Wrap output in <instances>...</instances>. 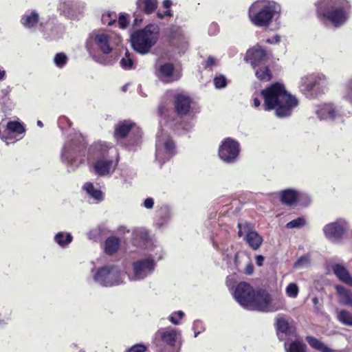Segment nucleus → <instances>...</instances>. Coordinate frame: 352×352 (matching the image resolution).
I'll list each match as a JSON object with an SVG mask.
<instances>
[{"label":"nucleus","instance_id":"obj_1","mask_svg":"<svg viewBox=\"0 0 352 352\" xmlns=\"http://www.w3.org/2000/svg\"><path fill=\"white\" fill-rule=\"evenodd\" d=\"M261 95L264 100V110H274L275 116L279 118L291 116L294 109L299 104L298 98L289 93L280 82L272 84L261 91Z\"/></svg>","mask_w":352,"mask_h":352},{"label":"nucleus","instance_id":"obj_2","mask_svg":"<svg viewBox=\"0 0 352 352\" xmlns=\"http://www.w3.org/2000/svg\"><path fill=\"white\" fill-rule=\"evenodd\" d=\"M350 0H318L316 14L320 21L340 28L349 20L351 12Z\"/></svg>","mask_w":352,"mask_h":352},{"label":"nucleus","instance_id":"obj_3","mask_svg":"<svg viewBox=\"0 0 352 352\" xmlns=\"http://www.w3.org/2000/svg\"><path fill=\"white\" fill-rule=\"evenodd\" d=\"M280 14V6L274 1L258 0L249 8L248 16L252 24L259 28L270 26Z\"/></svg>","mask_w":352,"mask_h":352},{"label":"nucleus","instance_id":"obj_4","mask_svg":"<svg viewBox=\"0 0 352 352\" xmlns=\"http://www.w3.org/2000/svg\"><path fill=\"white\" fill-rule=\"evenodd\" d=\"M151 252H145V256L131 263V271L126 276L131 281H141L151 276L155 272L157 263L163 258L162 247H154Z\"/></svg>","mask_w":352,"mask_h":352},{"label":"nucleus","instance_id":"obj_5","mask_svg":"<svg viewBox=\"0 0 352 352\" xmlns=\"http://www.w3.org/2000/svg\"><path fill=\"white\" fill-rule=\"evenodd\" d=\"M94 281L102 287H113L125 283L126 272L123 265L107 264L91 270Z\"/></svg>","mask_w":352,"mask_h":352},{"label":"nucleus","instance_id":"obj_6","mask_svg":"<svg viewBox=\"0 0 352 352\" xmlns=\"http://www.w3.org/2000/svg\"><path fill=\"white\" fill-rule=\"evenodd\" d=\"M159 37L158 25L149 24L143 29L133 32L131 35V42L134 50L144 55L157 43Z\"/></svg>","mask_w":352,"mask_h":352},{"label":"nucleus","instance_id":"obj_7","mask_svg":"<svg viewBox=\"0 0 352 352\" xmlns=\"http://www.w3.org/2000/svg\"><path fill=\"white\" fill-rule=\"evenodd\" d=\"M109 149V147L105 142H97L89 149L90 154L96 157L93 164V169L98 176L110 177L117 167L116 162L106 157Z\"/></svg>","mask_w":352,"mask_h":352},{"label":"nucleus","instance_id":"obj_8","mask_svg":"<svg viewBox=\"0 0 352 352\" xmlns=\"http://www.w3.org/2000/svg\"><path fill=\"white\" fill-rule=\"evenodd\" d=\"M285 307L283 300L272 298L266 291L259 290L254 292L247 309L261 312H275L284 309Z\"/></svg>","mask_w":352,"mask_h":352},{"label":"nucleus","instance_id":"obj_9","mask_svg":"<svg viewBox=\"0 0 352 352\" xmlns=\"http://www.w3.org/2000/svg\"><path fill=\"white\" fill-rule=\"evenodd\" d=\"M114 47L111 34L102 32H92L86 41V48L89 54L96 57V52L110 54Z\"/></svg>","mask_w":352,"mask_h":352},{"label":"nucleus","instance_id":"obj_10","mask_svg":"<svg viewBox=\"0 0 352 352\" xmlns=\"http://www.w3.org/2000/svg\"><path fill=\"white\" fill-rule=\"evenodd\" d=\"M175 153V146L169 134L161 129L157 133L155 158L162 165Z\"/></svg>","mask_w":352,"mask_h":352},{"label":"nucleus","instance_id":"obj_11","mask_svg":"<svg viewBox=\"0 0 352 352\" xmlns=\"http://www.w3.org/2000/svg\"><path fill=\"white\" fill-rule=\"evenodd\" d=\"M155 336L162 342L156 352H179L180 332L178 330L173 328L160 329L155 333Z\"/></svg>","mask_w":352,"mask_h":352},{"label":"nucleus","instance_id":"obj_12","mask_svg":"<svg viewBox=\"0 0 352 352\" xmlns=\"http://www.w3.org/2000/svg\"><path fill=\"white\" fill-rule=\"evenodd\" d=\"M350 229L349 222L342 218L327 223L322 228L325 239L333 243H339L346 237Z\"/></svg>","mask_w":352,"mask_h":352},{"label":"nucleus","instance_id":"obj_13","mask_svg":"<svg viewBox=\"0 0 352 352\" xmlns=\"http://www.w3.org/2000/svg\"><path fill=\"white\" fill-rule=\"evenodd\" d=\"M25 132V126L19 121H9L6 124L3 120L0 123V138L10 144L22 139Z\"/></svg>","mask_w":352,"mask_h":352},{"label":"nucleus","instance_id":"obj_14","mask_svg":"<svg viewBox=\"0 0 352 352\" xmlns=\"http://www.w3.org/2000/svg\"><path fill=\"white\" fill-rule=\"evenodd\" d=\"M84 147V138L76 134L74 139L67 142L61 151V160L68 166V171L74 170L72 166L76 154Z\"/></svg>","mask_w":352,"mask_h":352},{"label":"nucleus","instance_id":"obj_15","mask_svg":"<svg viewBox=\"0 0 352 352\" xmlns=\"http://www.w3.org/2000/svg\"><path fill=\"white\" fill-rule=\"evenodd\" d=\"M238 236L248 244L250 248L257 250L263 243V237L255 230L252 223L242 222L238 223Z\"/></svg>","mask_w":352,"mask_h":352},{"label":"nucleus","instance_id":"obj_16","mask_svg":"<svg viewBox=\"0 0 352 352\" xmlns=\"http://www.w3.org/2000/svg\"><path fill=\"white\" fill-rule=\"evenodd\" d=\"M240 153L239 143L230 138L221 142L219 148V158L224 162L232 164L236 161Z\"/></svg>","mask_w":352,"mask_h":352},{"label":"nucleus","instance_id":"obj_17","mask_svg":"<svg viewBox=\"0 0 352 352\" xmlns=\"http://www.w3.org/2000/svg\"><path fill=\"white\" fill-rule=\"evenodd\" d=\"M131 240L135 246L143 248L145 252H151L154 247H161L149 238L147 230L144 228H134Z\"/></svg>","mask_w":352,"mask_h":352},{"label":"nucleus","instance_id":"obj_18","mask_svg":"<svg viewBox=\"0 0 352 352\" xmlns=\"http://www.w3.org/2000/svg\"><path fill=\"white\" fill-rule=\"evenodd\" d=\"M254 292V289L250 284L241 282L236 285L232 294L236 301L247 309Z\"/></svg>","mask_w":352,"mask_h":352},{"label":"nucleus","instance_id":"obj_19","mask_svg":"<svg viewBox=\"0 0 352 352\" xmlns=\"http://www.w3.org/2000/svg\"><path fill=\"white\" fill-rule=\"evenodd\" d=\"M269 56L265 49L256 45L247 51L245 58L254 69H256V67L266 65Z\"/></svg>","mask_w":352,"mask_h":352},{"label":"nucleus","instance_id":"obj_20","mask_svg":"<svg viewBox=\"0 0 352 352\" xmlns=\"http://www.w3.org/2000/svg\"><path fill=\"white\" fill-rule=\"evenodd\" d=\"M156 75L161 81L166 83L176 81L181 77L179 72L175 69L174 65L170 63L160 64L156 68Z\"/></svg>","mask_w":352,"mask_h":352},{"label":"nucleus","instance_id":"obj_21","mask_svg":"<svg viewBox=\"0 0 352 352\" xmlns=\"http://www.w3.org/2000/svg\"><path fill=\"white\" fill-rule=\"evenodd\" d=\"M278 197L283 204L289 206L303 199H307L308 203L310 202L309 197L306 193L294 188H288L280 191L278 192Z\"/></svg>","mask_w":352,"mask_h":352},{"label":"nucleus","instance_id":"obj_22","mask_svg":"<svg viewBox=\"0 0 352 352\" xmlns=\"http://www.w3.org/2000/svg\"><path fill=\"white\" fill-rule=\"evenodd\" d=\"M316 114L320 120H334L340 117L339 111L333 103H324L316 107Z\"/></svg>","mask_w":352,"mask_h":352},{"label":"nucleus","instance_id":"obj_23","mask_svg":"<svg viewBox=\"0 0 352 352\" xmlns=\"http://www.w3.org/2000/svg\"><path fill=\"white\" fill-rule=\"evenodd\" d=\"M292 319L283 314H278L276 317V327L277 335L280 340H283V335H291L294 332L292 325Z\"/></svg>","mask_w":352,"mask_h":352},{"label":"nucleus","instance_id":"obj_24","mask_svg":"<svg viewBox=\"0 0 352 352\" xmlns=\"http://www.w3.org/2000/svg\"><path fill=\"white\" fill-rule=\"evenodd\" d=\"M135 124L131 120L119 121L114 127L113 136L117 141L127 136L129 133L135 128Z\"/></svg>","mask_w":352,"mask_h":352},{"label":"nucleus","instance_id":"obj_25","mask_svg":"<svg viewBox=\"0 0 352 352\" xmlns=\"http://www.w3.org/2000/svg\"><path fill=\"white\" fill-rule=\"evenodd\" d=\"M190 98L184 94H178L175 96V107L178 114L186 115L190 109Z\"/></svg>","mask_w":352,"mask_h":352},{"label":"nucleus","instance_id":"obj_26","mask_svg":"<svg viewBox=\"0 0 352 352\" xmlns=\"http://www.w3.org/2000/svg\"><path fill=\"white\" fill-rule=\"evenodd\" d=\"M332 270L340 281L343 282L346 285L352 286V276L342 265H333Z\"/></svg>","mask_w":352,"mask_h":352},{"label":"nucleus","instance_id":"obj_27","mask_svg":"<svg viewBox=\"0 0 352 352\" xmlns=\"http://www.w3.org/2000/svg\"><path fill=\"white\" fill-rule=\"evenodd\" d=\"M137 8L147 15L153 14L158 6L157 0H137Z\"/></svg>","mask_w":352,"mask_h":352},{"label":"nucleus","instance_id":"obj_28","mask_svg":"<svg viewBox=\"0 0 352 352\" xmlns=\"http://www.w3.org/2000/svg\"><path fill=\"white\" fill-rule=\"evenodd\" d=\"M120 246V240L116 236L108 237L104 244V252L108 255H113L118 252Z\"/></svg>","mask_w":352,"mask_h":352},{"label":"nucleus","instance_id":"obj_29","mask_svg":"<svg viewBox=\"0 0 352 352\" xmlns=\"http://www.w3.org/2000/svg\"><path fill=\"white\" fill-rule=\"evenodd\" d=\"M335 288L339 296L340 302L352 307V293L342 285H337Z\"/></svg>","mask_w":352,"mask_h":352},{"label":"nucleus","instance_id":"obj_30","mask_svg":"<svg viewBox=\"0 0 352 352\" xmlns=\"http://www.w3.org/2000/svg\"><path fill=\"white\" fill-rule=\"evenodd\" d=\"M76 3L74 0H60L58 10L68 17H74Z\"/></svg>","mask_w":352,"mask_h":352},{"label":"nucleus","instance_id":"obj_31","mask_svg":"<svg viewBox=\"0 0 352 352\" xmlns=\"http://www.w3.org/2000/svg\"><path fill=\"white\" fill-rule=\"evenodd\" d=\"M54 242L61 248H67L73 241L71 233L58 232L54 236Z\"/></svg>","mask_w":352,"mask_h":352},{"label":"nucleus","instance_id":"obj_32","mask_svg":"<svg viewBox=\"0 0 352 352\" xmlns=\"http://www.w3.org/2000/svg\"><path fill=\"white\" fill-rule=\"evenodd\" d=\"M306 340L311 348L320 352H337L314 336H307Z\"/></svg>","mask_w":352,"mask_h":352},{"label":"nucleus","instance_id":"obj_33","mask_svg":"<svg viewBox=\"0 0 352 352\" xmlns=\"http://www.w3.org/2000/svg\"><path fill=\"white\" fill-rule=\"evenodd\" d=\"M38 14L34 11L26 12L21 19L22 24L28 28L34 27L38 22Z\"/></svg>","mask_w":352,"mask_h":352},{"label":"nucleus","instance_id":"obj_34","mask_svg":"<svg viewBox=\"0 0 352 352\" xmlns=\"http://www.w3.org/2000/svg\"><path fill=\"white\" fill-rule=\"evenodd\" d=\"M83 189L93 199L98 201L103 200V193L101 190L94 187L91 182H87L83 186Z\"/></svg>","mask_w":352,"mask_h":352},{"label":"nucleus","instance_id":"obj_35","mask_svg":"<svg viewBox=\"0 0 352 352\" xmlns=\"http://www.w3.org/2000/svg\"><path fill=\"white\" fill-rule=\"evenodd\" d=\"M12 309L5 305L0 304V327L8 324L12 319Z\"/></svg>","mask_w":352,"mask_h":352},{"label":"nucleus","instance_id":"obj_36","mask_svg":"<svg viewBox=\"0 0 352 352\" xmlns=\"http://www.w3.org/2000/svg\"><path fill=\"white\" fill-rule=\"evenodd\" d=\"M341 95L343 100L352 105V77L343 85Z\"/></svg>","mask_w":352,"mask_h":352},{"label":"nucleus","instance_id":"obj_37","mask_svg":"<svg viewBox=\"0 0 352 352\" xmlns=\"http://www.w3.org/2000/svg\"><path fill=\"white\" fill-rule=\"evenodd\" d=\"M299 88L305 94L314 89V85L311 74H308L301 78Z\"/></svg>","mask_w":352,"mask_h":352},{"label":"nucleus","instance_id":"obj_38","mask_svg":"<svg viewBox=\"0 0 352 352\" xmlns=\"http://www.w3.org/2000/svg\"><path fill=\"white\" fill-rule=\"evenodd\" d=\"M120 66L125 70H130L135 68L133 54L129 53L128 50H126L124 55L122 57L120 61Z\"/></svg>","mask_w":352,"mask_h":352},{"label":"nucleus","instance_id":"obj_39","mask_svg":"<svg viewBox=\"0 0 352 352\" xmlns=\"http://www.w3.org/2000/svg\"><path fill=\"white\" fill-rule=\"evenodd\" d=\"M285 348L286 352H306L307 346L301 341L295 340L288 345L285 343Z\"/></svg>","mask_w":352,"mask_h":352},{"label":"nucleus","instance_id":"obj_40","mask_svg":"<svg viewBox=\"0 0 352 352\" xmlns=\"http://www.w3.org/2000/svg\"><path fill=\"white\" fill-rule=\"evenodd\" d=\"M255 69L256 76L261 80L268 81L272 78V74L265 65L256 67Z\"/></svg>","mask_w":352,"mask_h":352},{"label":"nucleus","instance_id":"obj_41","mask_svg":"<svg viewBox=\"0 0 352 352\" xmlns=\"http://www.w3.org/2000/svg\"><path fill=\"white\" fill-rule=\"evenodd\" d=\"M157 215L162 219V222L157 223L159 227L162 226L164 223L166 222L171 217V209L167 205H164L160 207L157 211Z\"/></svg>","mask_w":352,"mask_h":352},{"label":"nucleus","instance_id":"obj_42","mask_svg":"<svg viewBox=\"0 0 352 352\" xmlns=\"http://www.w3.org/2000/svg\"><path fill=\"white\" fill-rule=\"evenodd\" d=\"M314 87L317 86L324 87L328 84L327 77L322 73L311 74Z\"/></svg>","mask_w":352,"mask_h":352},{"label":"nucleus","instance_id":"obj_43","mask_svg":"<svg viewBox=\"0 0 352 352\" xmlns=\"http://www.w3.org/2000/svg\"><path fill=\"white\" fill-rule=\"evenodd\" d=\"M338 319L344 324L352 326V313L347 310H342L338 314Z\"/></svg>","mask_w":352,"mask_h":352},{"label":"nucleus","instance_id":"obj_44","mask_svg":"<svg viewBox=\"0 0 352 352\" xmlns=\"http://www.w3.org/2000/svg\"><path fill=\"white\" fill-rule=\"evenodd\" d=\"M53 61L57 67L62 69L66 65L68 58L65 54L60 52L55 55Z\"/></svg>","mask_w":352,"mask_h":352},{"label":"nucleus","instance_id":"obj_45","mask_svg":"<svg viewBox=\"0 0 352 352\" xmlns=\"http://www.w3.org/2000/svg\"><path fill=\"white\" fill-rule=\"evenodd\" d=\"M117 16L115 12H106L102 14L101 21L104 25H111L116 22Z\"/></svg>","mask_w":352,"mask_h":352},{"label":"nucleus","instance_id":"obj_46","mask_svg":"<svg viewBox=\"0 0 352 352\" xmlns=\"http://www.w3.org/2000/svg\"><path fill=\"white\" fill-rule=\"evenodd\" d=\"M175 45L180 53H184L188 49V38L184 36H180L175 39Z\"/></svg>","mask_w":352,"mask_h":352},{"label":"nucleus","instance_id":"obj_47","mask_svg":"<svg viewBox=\"0 0 352 352\" xmlns=\"http://www.w3.org/2000/svg\"><path fill=\"white\" fill-rule=\"evenodd\" d=\"M306 223V221L302 217H298L294 219L286 224V227L289 229L299 228L304 226Z\"/></svg>","mask_w":352,"mask_h":352},{"label":"nucleus","instance_id":"obj_48","mask_svg":"<svg viewBox=\"0 0 352 352\" xmlns=\"http://www.w3.org/2000/svg\"><path fill=\"white\" fill-rule=\"evenodd\" d=\"M298 291V287L296 283H289L286 287V294L290 298L297 297Z\"/></svg>","mask_w":352,"mask_h":352},{"label":"nucleus","instance_id":"obj_49","mask_svg":"<svg viewBox=\"0 0 352 352\" xmlns=\"http://www.w3.org/2000/svg\"><path fill=\"white\" fill-rule=\"evenodd\" d=\"M213 82L216 89H222L226 86L227 80L224 76L219 75L214 78Z\"/></svg>","mask_w":352,"mask_h":352},{"label":"nucleus","instance_id":"obj_50","mask_svg":"<svg viewBox=\"0 0 352 352\" xmlns=\"http://www.w3.org/2000/svg\"><path fill=\"white\" fill-rule=\"evenodd\" d=\"M309 264V258L307 256H301L298 261L294 263V267L296 269H300L305 267H307Z\"/></svg>","mask_w":352,"mask_h":352},{"label":"nucleus","instance_id":"obj_51","mask_svg":"<svg viewBox=\"0 0 352 352\" xmlns=\"http://www.w3.org/2000/svg\"><path fill=\"white\" fill-rule=\"evenodd\" d=\"M184 316V313L182 311H178L173 313L169 316V320L175 325L179 324V320L182 319Z\"/></svg>","mask_w":352,"mask_h":352},{"label":"nucleus","instance_id":"obj_52","mask_svg":"<svg viewBox=\"0 0 352 352\" xmlns=\"http://www.w3.org/2000/svg\"><path fill=\"white\" fill-rule=\"evenodd\" d=\"M217 60L213 56H208V58L204 63V66L205 68L211 69L212 67L217 65Z\"/></svg>","mask_w":352,"mask_h":352},{"label":"nucleus","instance_id":"obj_53","mask_svg":"<svg viewBox=\"0 0 352 352\" xmlns=\"http://www.w3.org/2000/svg\"><path fill=\"white\" fill-rule=\"evenodd\" d=\"M118 23L119 27L120 28H122V29L126 28L129 23V21H128L126 15L124 14H121L119 16Z\"/></svg>","mask_w":352,"mask_h":352},{"label":"nucleus","instance_id":"obj_54","mask_svg":"<svg viewBox=\"0 0 352 352\" xmlns=\"http://www.w3.org/2000/svg\"><path fill=\"white\" fill-rule=\"evenodd\" d=\"M147 347L144 344H135L129 349L126 352H146Z\"/></svg>","mask_w":352,"mask_h":352},{"label":"nucleus","instance_id":"obj_55","mask_svg":"<svg viewBox=\"0 0 352 352\" xmlns=\"http://www.w3.org/2000/svg\"><path fill=\"white\" fill-rule=\"evenodd\" d=\"M204 330V324L201 320H195L192 324V330Z\"/></svg>","mask_w":352,"mask_h":352},{"label":"nucleus","instance_id":"obj_56","mask_svg":"<svg viewBox=\"0 0 352 352\" xmlns=\"http://www.w3.org/2000/svg\"><path fill=\"white\" fill-rule=\"evenodd\" d=\"M144 206L147 208V209H151L153 207V205H154V201L152 198H146L144 201V204H143Z\"/></svg>","mask_w":352,"mask_h":352},{"label":"nucleus","instance_id":"obj_57","mask_svg":"<svg viewBox=\"0 0 352 352\" xmlns=\"http://www.w3.org/2000/svg\"><path fill=\"white\" fill-rule=\"evenodd\" d=\"M280 42V36L278 35H275L271 38H268L266 40V43L270 44H277Z\"/></svg>","mask_w":352,"mask_h":352},{"label":"nucleus","instance_id":"obj_58","mask_svg":"<svg viewBox=\"0 0 352 352\" xmlns=\"http://www.w3.org/2000/svg\"><path fill=\"white\" fill-rule=\"evenodd\" d=\"M256 263L258 266L261 267L263 265V262L265 261V258L262 255H256Z\"/></svg>","mask_w":352,"mask_h":352},{"label":"nucleus","instance_id":"obj_59","mask_svg":"<svg viewBox=\"0 0 352 352\" xmlns=\"http://www.w3.org/2000/svg\"><path fill=\"white\" fill-rule=\"evenodd\" d=\"M253 271H254V267L250 263H249L245 267V273L246 274L250 275V274H252Z\"/></svg>","mask_w":352,"mask_h":352},{"label":"nucleus","instance_id":"obj_60","mask_svg":"<svg viewBox=\"0 0 352 352\" xmlns=\"http://www.w3.org/2000/svg\"><path fill=\"white\" fill-rule=\"evenodd\" d=\"M118 233L120 234H125L126 232H129V230L126 229V227L124 226H120L118 228V230H117Z\"/></svg>","mask_w":352,"mask_h":352},{"label":"nucleus","instance_id":"obj_61","mask_svg":"<svg viewBox=\"0 0 352 352\" xmlns=\"http://www.w3.org/2000/svg\"><path fill=\"white\" fill-rule=\"evenodd\" d=\"M162 4L165 9H169L172 6V1L170 0H164Z\"/></svg>","mask_w":352,"mask_h":352},{"label":"nucleus","instance_id":"obj_62","mask_svg":"<svg viewBox=\"0 0 352 352\" xmlns=\"http://www.w3.org/2000/svg\"><path fill=\"white\" fill-rule=\"evenodd\" d=\"M232 280H234V276H228L227 277V280H226V284L228 285V287L230 289V287H232Z\"/></svg>","mask_w":352,"mask_h":352},{"label":"nucleus","instance_id":"obj_63","mask_svg":"<svg viewBox=\"0 0 352 352\" xmlns=\"http://www.w3.org/2000/svg\"><path fill=\"white\" fill-rule=\"evenodd\" d=\"M253 102H254V106L256 108L260 107L261 104V100L257 98H254L253 99Z\"/></svg>","mask_w":352,"mask_h":352},{"label":"nucleus","instance_id":"obj_64","mask_svg":"<svg viewBox=\"0 0 352 352\" xmlns=\"http://www.w3.org/2000/svg\"><path fill=\"white\" fill-rule=\"evenodd\" d=\"M6 77V71L0 68V81L4 80Z\"/></svg>","mask_w":352,"mask_h":352}]
</instances>
